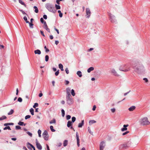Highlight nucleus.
I'll list each match as a JSON object with an SVG mask.
<instances>
[{
    "label": "nucleus",
    "mask_w": 150,
    "mask_h": 150,
    "mask_svg": "<svg viewBox=\"0 0 150 150\" xmlns=\"http://www.w3.org/2000/svg\"><path fill=\"white\" fill-rule=\"evenodd\" d=\"M132 67L135 71L138 74H140L145 71L144 66L140 63L138 62H135L132 64Z\"/></svg>",
    "instance_id": "f257e3e1"
},
{
    "label": "nucleus",
    "mask_w": 150,
    "mask_h": 150,
    "mask_svg": "<svg viewBox=\"0 0 150 150\" xmlns=\"http://www.w3.org/2000/svg\"><path fill=\"white\" fill-rule=\"evenodd\" d=\"M46 8L50 12L55 13L56 11L54 5L49 3H47L45 5Z\"/></svg>",
    "instance_id": "f03ea898"
},
{
    "label": "nucleus",
    "mask_w": 150,
    "mask_h": 150,
    "mask_svg": "<svg viewBox=\"0 0 150 150\" xmlns=\"http://www.w3.org/2000/svg\"><path fill=\"white\" fill-rule=\"evenodd\" d=\"M139 122L142 125H147L150 124V122L148 121L147 117H144L141 119L139 120Z\"/></svg>",
    "instance_id": "7ed1b4c3"
},
{
    "label": "nucleus",
    "mask_w": 150,
    "mask_h": 150,
    "mask_svg": "<svg viewBox=\"0 0 150 150\" xmlns=\"http://www.w3.org/2000/svg\"><path fill=\"white\" fill-rule=\"evenodd\" d=\"M126 66V64H125L122 65L120 67L119 69L121 71L125 72L129 71L131 69L130 67H128V69H125Z\"/></svg>",
    "instance_id": "20e7f679"
},
{
    "label": "nucleus",
    "mask_w": 150,
    "mask_h": 150,
    "mask_svg": "<svg viewBox=\"0 0 150 150\" xmlns=\"http://www.w3.org/2000/svg\"><path fill=\"white\" fill-rule=\"evenodd\" d=\"M66 101L67 103L69 105H71L73 103V100L71 95L66 96Z\"/></svg>",
    "instance_id": "39448f33"
},
{
    "label": "nucleus",
    "mask_w": 150,
    "mask_h": 150,
    "mask_svg": "<svg viewBox=\"0 0 150 150\" xmlns=\"http://www.w3.org/2000/svg\"><path fill=\"white\" fill-rule=\"evenodd\" d=\"M109 15L110 17V20L111 22L112 23H116V20L115 19V16L111 13H110Z\"/></svg>",
    "instance_id": "423d86ee"
},
{
    "label": "nucleus",
    "mask_w": 150,
    "mask_h": 150,
    "mask_svg": "<svg viewBox=\"0 0 150 150\" xmlns=\"http://www.w3.org/2000/svg\"><path fill=\"white\" fill-rule=\"evenodd\" d=\"M42 137L45 140H48V134L46 130L42 134Z\"/></svg>",
    "instance_id": "0eeeda50"
},
{
    "label": "nucleus",
    "mask_w": 150,
    "mask_h": 150,
    "mask_svg": "<svg viewBox=\"0 0 150 150\" xmlns=\"http://www.w3.org/2000/svg\"><path fill=\"white\" fill-rule=\"evenodd\" d=\"M128 147L127 144H123L120 145L119 146V149L120 150L126 149Z\"/></svg>",
    "instance_id": "6e6552de"
},
{
    "label": "nucleus",
    "mask_w": 150,
    "mask_h": 150,
    "mask_svg": "<svg viewBox=\"0 0 150 150\" xmlns=\"http://www.w3.org/2000/svg\"><path fill=\"white\" fill-rule=\"evenodd\" d=\"M105 146V142L104 141L101 142L100 145V150H103Z\"/></svg>",
    "instance_id": "1a4fd4ad"
},
{
    "label": "nucleus",
    "mask_w": 150,
    "mask_h": 150,
    "mask_svg": "<svg viewBox=\"0 0 150 150\" xmlns=\"http://www.w3.org/2000/svg\"><path fill=\"white\" fill-rule=\"evenodd\" d=\"M86 15L87 16L86 17L87 18H89L91 14V12L89 8H87L86 9Z\"/></svg>",
    "instance_id": "9d476101"
},
{
    "label": "nucleus",
    "mask_w": 150,
    "mask_h": 150,
    "mask_svg": "<svg viewBox=\"0 0 150 150\" xmlns=\"http://www.w3.org/2000/svg\"><path fill=\"white\" fill-rule=\"evenodd\" d=\"M36 143L37 148L39 150H41L42 149V146L38 142L37 139L36 140Z\"/></svg>",
    "instance_id": "9b49d317"
},
{
    "label": "nucleus",
    "mask_w": 150,
    "mask_h": 150,
    "mask_svg": "<svg viewBox=\"0 0 150 150\" xmlns=\"http://www.w3.org/2000/svg\"><path fill=\"white\" fill-rule=\"evenodd\" d=\"M110 72L114 75L115 76H118L119 75L117 74V72L114 69H112L110 71Z\"/></svg>",
    "instance_id": "f8f14e48"
},
{
    "label": "nucleus",
    "mask_w": 150,
    "mask_h": 150,
    "mask_svg": "<svg viewBox=\"0 0 150 150\" xmlns=\"http://www.w3.org/2000/svg\"><path fill=\"white\" fill-rule=\"evenodd\" d=\"M76 140H77V145L78 147H79L80 146V142H79V136L78 134V132H76Z\"/></svg>",
    "instance_id": "ddd939ff"
},
{
    "label": "nucleus",
    "mask_w": 150,
    "mask_h": 150,
    "mask_svg": "<svg viewBox=\"0 0 150 150\" xmlns=\"http://www.w3.org/2000/svg\"><path fill=\"white\" fill-rule=\"evenodd\" d=\"M67 95L66 96H69L71 95L70 94L71 89L69 88H66Z\"/></svg>",
    "instance_id": "4468645a"
},
{
    "label": "nucleus",
    "mask_w": 150,
    "mask_h": 150,
    "mask_svg": "<svg viewBox=\"0 0 150 150\" xmlns=\"http://www.w3.org/2000/svg\"><path fill=\"white\" fill-rule=\"evenodd\" d=\"M29 145H30L32 148L33 149V150H35V148L34 146H33L32 144H30L29 142H28L27 144V147L28 148H30V147L29 146Z\"/></svg>",
    "instance_id": "2eb2a0df"
},
{
    "label": "nucleus",
    "mask_w": 150,
    "mask_h": 150,
    "mask_svg": "<svg viewBox=\"0 0 150 150\" xmlns=\"http://www.w3.org/2000/svg\"><path fill=\"white\" fill-rule=\"evenodd\" d=\"M34 53L35 54L39 55L41 54V52L39 50L37 49L34 51Z\"/></svg>",
    "instance_id": "dca6fc26"
},
{
    "label": "nucleus",
    "mask_w": 150,
    "mask_h": 150,
    "mask_svg": "<svg viewBox=\"0 0 150 150\" xmlns=\"http://www.w3.org/2000/svg\"><path fill=\"white\" fill-rule=\"evenodd\" d=\"M84 124V120H83L81 121V123L79 124L78 127L79 128H81L82 127V126Z\"/></svg>",
    "instance_id": "f3484780"
},
{
    "label": "nucleus",
    "mask_w": 150,
    "mask_h": 150,
    "mask_svg": "<svg viewBox=\"0 0 150 150\" xmlns=\"http://www.w3.org/2000/svg\"><path fill=\"white\" fill-rule=\"evenodd\" d=\"M136 107L134 106H132L130 107L129 109V110L130 111H133L135 109Z\"/></svg>",
    "instance_id": "a211bd4d"
},
{
    "label": "nucleus",
    "mask_w": 150,
    "mask_h": 150,
    "mask_svg": "<svg viewBox=\"0 0 150 150\" xmlns=\"http://www.w3.org/2000/svg\"><path fill=\"white\" fill-rule=\"evenodd\" d=\"M80 77H81L82 76V72L81 71H78L76 73Z\"/></svg>",
    "instance_id": "6ab92c4d"
},
{
    "label": "nucleus",
    "mask_w": 150,
    "mask_h": 150,
    "mask_svg": "<svg viewBox=\"0 0 150 150\" xmlns=\"http://www.w3.org/2000/svg\"><path fill=\"white\" fill-rule=\"evenodd\" d=\"M19 2L21 4L24 6L25 7H27L26 5L25 4V3L22 0H18Z\"/></svg>",
    "instance_id": "aec40b11"
},
{
    "label": "nucleus",
    "mask_w": 150,
    "mask_h": 150,
    "mask_svg": "<svg viewBox=\"0 0 150 150\" xmlns=\"http://www.w3.org/2000/svg\"><path fill=\"white\" fill-rule=\"evenodd\" d=\"M94 69V67H91L89 68L87 70V72L88 73H90L91 71H93Z\"/></svg>",
    "instance_id": "412c9836"
},
{
    "label": "nucleus",
    "mask_w": 150,
    "mask_h": 150,
    "mask_svg": "<svg viewBox=\"0 0 150 150\" xmlns=\"http://www.w3.org/2000/svg\"><path fill=\"white\" fill-rule=\"evenodd\" d=\"M72 122H71L69 121L67 122V126L68 127H69L72 125Z\"/></svg>",
    "instance_id": "4be33fe9"
},
{
    "label": "nucleus",
    "mask_w": 150,
    "mask_h": 150,
    "mask_svg": "<svg viewBox=\"0 0 150 150\" xmlns=\"http://www.w3.org/2000/svg\"><path fill=\"white\" fill-rule=\"evenodd\" d=\"M59 67L60 69L62 71H64L63 66L61 64H59Z\"/></svg>",
    "instance_id": "5701e85b"
},
{
    "label": "nucleus",
    "mask_w": 150,
    "mask_h": 150,
    "mask_svg": "<svg viewBox=\"0 0 150 150\" xmlns=\"http://www.w3.org/2000/svg\"><path fill=\"white\" fill-rule=\"evenodd\" d=\"M96 122V121L93 120H91L89 122V124L90 125H92L93 124L95 123Z\"/></svg>",
    "instance_id": "b1692460"
},
{
    "label": "nucleus",
    "mask_w": 150,
    "mask_h": 150,
    "mask_svg": "<svg viewBox=\"0 0 150 150\" xmlns=\"http://www.w3.org/2000/svg\"><path fill=\"white\" fill-rule=\"evenodd\" d=\"M18 125H20V126H25V125H26V124H24L23 122H21V121H20L18 123Z\"/></svg>",
    "instance_id": "393cba45"
},
{
    "label": "nucleus",
    "mask_w": 150,
    "mask_h": 150,
    "mask_svg": "<svg viewBox=\"0 0 150 150\" xmlns=\"http://www.w3.org/2000/svg\"><path fill=\"white\" fill-rule=\"evenodd\" d=\"M35 9V11H34L36 13H38V9L37 8V7L35 6L33 7Z\"/></svg>",
    "instance_id": "a878e982"
},
{
    "label": "nucleus",
    "mask_w": 150,
    "mask_h": 150,
    "mask_svg": "<svg viewBox=\"0 0 150 150\" xmlns=\"http://www.w3.org/2000/svg\"><path fill=\"white\" fill-rule=\"evenodd\" d=\"M68 144V141L67 140H65L63 143V146H66Z\"/></svg>",
    "instance_id": "bb28decb"
},
{
    "label": "nucleus",
    "mask_w": 150,
    "mask_h": 150,
    "mask_svg": "<svg viewBox=\"0 0 150 150\" xmlns=\"http://www.w3.org/2000/svg\"><path fill=\"white\" fill-rule=\"evenodd\" d=\"M56 121L55 119H54L52 120L50 122V124H51L52 123L55 124L56 123Z\"/></svg>",
    "instance_id": "cd10ccee"
},
{
    "label": "nucleus",
    "mask_w": 150,
    "mask_h": 150,
    "mask_svg": "<svg viewBox=\"0 0 150 150\" xmlns=\"http://www.w3.org/2000/svg\"><path fill=\"white\" fill-rule=\"evenodd\" d=\"M6 118L7 117L6 116L4 115L3 116L1 117H0V121L6 119Z\"/></svg>",
    "instance_id": "c85d7f7f"
},
{
    "label": "nucleus",
    "mask_w": 150,
    "mask_h": 150,
    "mask_svg": "<svg viewBox=\"0 0 150 150\" xmlns=\"http://www.w3.org/2000/svg\"><path fill=\"white\" fill-rule=\"evenodd\" d=\"M88 132L91 134L93 135V132H91V129H90V128L89 127H88Z\"/></svg>",
    "instance_id": "c756f323"
},
{
    "label": "nucleus",
    "mask_w": 150,
    "mask_h": 150,
    "mask_svg": "<svg viewBox=\"0 0 150 150\" xmlns=\"http://www.w3.org/2000/svg\"><path fill=\"white\" fill-rule=\"evenodd\" d=\"M30 111L32 115H34V109L33 108H31L30 109Z\"/></svg>",
    "instance_id": "7c9ffc66"
},
{
    "label": "nucleus",
    "mask_w": 150,
    "mask_h": 150,
    "mask_svg": "<svg viewBox=\"0 0 150 150\" xmlns=\"http://www.w3.org/2000/svg\"><path fill=\"white\" fill-rule=\"evenodd\" d=\"M50 128L52 132H54L55 131V130L54 129L53 127L52 126V125L50 126Z\"/></svg>",
    "instance_id": "2f4dec72"
},
{
    "label": "nucleus",
    "mask_w": 150,
    "mask_h": 150,
    "mask_svg": "<svg viewBox=\"0 0 150 150\" xmlns=\"http://www.w3.org/2000/svg\"><path fill=\"white\" fill-rule=\"evenodd\" d=\"M58 12L59 13V16L61 18L62 17L63 14L61 12V11L60 10H58Z\"/></svg>",
    "instance_id": "473e14b6"
},
{
    "label": "nucleus",
    "mask_w": 150,
    "mask_h": 150,
    "mask_svg": "<svg viewBox=\"0 0 150 150\" xmlns=\"http://www.w3.org/2000/svg\"><path fill=\"white\" fill-rule=\"evenodd\" d=\"M48 27V26H47V23H46V22L45 21H44V26L43 28L45 29L46 28H47Z\"/></svg>",
    "instance_id": "72a5a7b5"
},
{
    "label": "nucleus",
    "mask_w": 150,
    "mask_h": 150,
    "mask_svg": "<svg viewBox=\"0 0 150 150\" xmlns=\"http://www.w3.org/2000/svg\"><path fill=\"white\" fill-rule=\"evenodd\" d=\"M71 94L73 96H74L75 95V93L74 91V89H72L71 90Z\"/></svg>",
    "instance_id": "f704fd0d"
},
{
    "label": "nucleus",
    "mask_w": 150,
    "mask_h": 150,
    "mask_svg": "<svg viewBox=\"0 0 150 150\" xmlns=\"http://www.w3.org/2000/svg\"><path fill=\"white\" fill-rule=\"evenodd\" d=\"M14 112V111L13 109H11L10 111L8 113V115H11Z\"/></svg>",
    "instance_id": "c9c22d12"
},
{
    "label": "nucleus",
    "mask_w": 150,
    "mask_h": 150,
    "mask_svg": "<svg viewBox=\"0 0 150 150\" xmlns=\"http://www.w3.org/2000/svg\"><path fill=\"white\" fill-rule=\"evenodd\" d=\"M7 129H8L9 130H11V129L10 127L9 126H6L4 128V130H6Z\"/></svg>",
    "instance_id": "e433bc0d"
},
{
    "label": "nucleus",
    "mask_w": 150,
    "mask_h": 150,
    "mask_svg": "<svg viewBox=\"0 0 150 150\" xmlns=\"http://www.w3.org/2000/svg\"><path fill=\"white\" fill-rule=\"evenodd\" d=\"M62 116L63 117H64L65 115V111L63 109H62L61 110Z\"/></svg>",
    "instance_id": "4c0bfd02"
},
{
    "label": "nucleus",
    "mask_w": 150,
    "mask_h": 150,
    "mask_svg": "<svg viewBox=\"0 0 150 150\" xmlns=\"http://www.w3.org/2000/svg\"><path fill=\"white\" fill-rule=\"evenodd\" d=\"M49 59V56L48 55H46L45 56V61L46 62H47Z\"/></svg>",
    "instance_id": "58836bf2"
},
{
    "label": "nucleus",
    "mask_w": 150,
    "mask_h": 150,
    "mask_svg": "<svg viewBox=\"0 0 150 150\" xmlns=\"http://www.w3.org/2000/svg\"><path fill=\"white\" fill-rule=\"evenodd\" d=\"M24 20L27 23H29V21H28L27 20V18L26 16H25L23 17Z\"/></svg>",
    "instance_id": "ea45409f"
},
{
    "label": "nucleus",
    "mask_w": 150,
    "mask_h": 150,
    "mask_svg": "<svg viewBox=\"0 0 150 150\" xmlns=\"http://www.w3.org/2000/svg\"><path fill=\"white\" fill-rule=\"evenodd\" d=\"M38 106V104L37 103H35L33 105V107L34 108H36V107H37Z\"/></svg>",
    "instance_id": "a19ab883"
},
{
    "label": "nucleus",
    "mask_w": 150,
    "mask_h": 150,
    "mask_svg": "<svg viewBox=\"0 0 150 150\" xmlns=\"http://www.w3.org/2000/svg\"><path fill=\"white\" fill-rule=\"evenodd\" d=\"M55 6L57 9H60V6L59 5L55 4Z\"/></svg>",
    "instance_id": "79ce46f5"
},
{
    "label": "nucleus",
    "mask_w": 150,
    "mask_h": 150,
    "mask_svg": "<svg viewBox=\"0 0 150 150\" xmlns=\"http://www.w3.org/2000/svg\"><path fill=\"white\" fill-rule=\"evenodd\" d=\"M76 118L75 117H72V122H74L76 120Z\"/></svg>",
    "instance_id": "37998d69"
},
{
    "label": "nucleus",
    "mask_w": 150,
    "mask_h": 150,
    "mask_svg": "<svg viewBox=\"0 0 150 150\" xmlns=\"http://www.w3.org/2000/svg\"><path fill=\"white\" fill-rule=\"evenodd\" d=\"M28 23L29 24V26H30V27L31 28H33V24L31 23H30L29 22V23Z\"/></svg>",
    "instance_id": "c03bdc74"
},
{
    "label": "nucleus",
    "mask_w": 150,
    "mask_h": 150,
    "mask_svg": "<svg viewBox=\"0 0 150 150\" xmlns=\"http://www.w3.org/2000/svg\"><path fill=\"white\" fill-rule=\"evenodd\" d=\"M19 10L23 14H25L26 15H27V14L25 12L23 11L22 9H19Z\"/></svg>",
    "instance_id": "a18cd8bd"
},
{
    "label": "nucleus",
    "mask_w": 150,
    "mask_h": 150,
    "mask_svg": "<svg viewBox=\"0 0 150 150\" xmlns=\"http://www.w3.org/2000/svg\"><path fill=\"white\" fill-rule=\"evenodd\" d=\"M127 129V128L123 127L121 129V130L122 132H124L125 131H126Z\"/></svg>",
    "instance_id": "49530a36"
},
{
    "label": "nucleus",
    "mask_w": 150,
    "mask_h": 150,
    "mask_svg": "<svg viewBox=\"0 0 150 150\" xmlns=\"http://www.w3.org/2000/svg\"><path fill=\"white\" fill-rule=\"evenodd\" d=\"M66 119L67 120H69L71 118V116L69 115H67L66 116Z\"/></svg>",
    "instance_id": "de8ad7c7"
},
{
    "label": "nucleus",
    "mask_w": 150,
    "mask_h": 150,
    "mask_svg": "<svg viewBox=\"0 0 150 150\" xmlns=\"http://www.w3.org/2000/svg\"><path fill=\"white\" fill-rule=\"evenodd\" d=\"M30 117H31V116L30 115H26L25 117V120H27L28 119L30 118Z\"/></svg>",
    "instance_id": "09e8293b"
},
{
    "label": "nucleus",
    "mask_w": 150,
    "mask_h": 150,
    "mask_svg": "<svg viewBox=\"0 0 150 150\" xmlns=\"http://www.w3.org/2000/svg\"><path fill=\"white\" fill-rule=\"evenodd\" d=\"M21 127L19 126H16V129L17 130L21 129Z\"/></svg>",
    "instance_id": "8fccbe9b"
},
{
    "label": "nucleus",
    "mask_w": 150,
    "mask_h": 150,
    "mask_svg": "<svg viewBox=\"0 0 150 150\" xmlns=\"http://www.w3.org/2000/svg\"><path fill=\"white\" fill-rule=\"evenodd\" d=\"M44 48L45 49V51L46 52H49V50L47 48L46 46L44 47Z\"/></svg>",
    "instance_id": "3c124183"
},
{
    "label": "nucleus",
    "mask_w": 150,
    "mask_h": 150,
    "mask_svg": "<svg viewBox=\"0 0 150 150\" xmlns=\"http://www.w3.org/2000/svg\"><path fill=\"white\" fill-rule=\"evenodd\" d=\"M18 101L19 102H21L22 101V99L21 98L19 97L18 98Z\"/></svg>",
    "instance_id": "603ef678"
},
{
    "label": "nucleus",
    "mask_w": 150,
    "mask_h": 150,
    "mask_svg": "<svg viewBox=\"0 0 150 150\" xmlns=\"http://www.w3.org/2000/svg\"><path fill=\"white\" fill-rule=\"evenodd\" d=\"M65 71L66 72V73L68 74H69V70H68V68H66L65 69Z\"/></svg>",
    "instance_id": "864d4df0"
},
{
    "label": "nucleus",
    "mask_w": 150,
    "mask_h": 150,
    "mask_svg": "<svg viewBox=\"0 0 150 150\" xmlns=\"http://www.w3.org/2000/svg\"><path fill=\"white\" fill-rule=\"evenodd\" d=\"M129 132L128 131H127L126 132H125L123 133L122 134V135L123 136L127 134Z\"/></svg>",
    "instance_id": "5fc2aeb1"
},
{
    "label": "nucleus",
    "mask_w": 150,
    "mask_h": 150,
    "mask_svg": "<svg viewBox=\"0 0 150 150\" xmlns=\"http://www.w3.org/2000/svg\"><path fill=\"white\" fill-rule=\"evenodd\" d=\"M59 70H58L55 73V74L56 76H57L59 74Z\"/></svg>",
    "instance_id": "6e6d98bb"
},
{
    "label": "nucleus",
    "mask_w": 150,
    "mask_h": 150,
    "mask_svg": "<svg viewBox=\"0 0 150 150\" xmlns=\"http://www.w3.org/2000/svg\"><path fill=\"white\" fill-rule=\"evenodd\" d=\"M40 21L42 23H44V20L42 18H40Z\"/></svg>",
    "instance_id": "4d7b16f0"
},
{
    "label": "nucleus",
    "mask_w": 150,
    "mask_h": 150,
    "mask_svg": "<svg viewBox=\"0 0 150 150\" xmlns=\"http://www.w3.org/2000/svg\"><path fill=\"white\" fill-rule=\"evenodd\" d=\"M27 134L29 136H30L31 137H32V134L30 132H27Z\"/></svg>",
    "instance_id": "13d9d810"
},
{
    "label": "nucleus",
    "mask_w": 150,
    "mask_h": 150,
    "mask_svg": "<svg viewBox=\"0 0 150 150\" xmlns=\"http://www.w3.org/2000/svg\"><path fill=\"white\" fill-rule=\"evenodd\" d=\"M111 111L112 112L114 113L115 111V108H112L111 109Z\"/></svg>",
    "instance_id": "bf43d9fd"
},
{
    "label": "nucleus",
    "mask_w": 150,
    "mask_h": 150,
    "mask_svg": "<svg viewBox=\"0 0 150 150\" xmlns=\"http://www.w3.org/2000/svg\"><path fill=\"white\" fill-rule=\"evenodd\" d=\"M143 80L144 81L146 82H147L148 81V80L146 78H144Z\"/></svg>",
    "instance_id": "052dcab7"
},
{
    "label": "nucleus",
    "mask_w": 150,
    "mask_h": 150,
    "mask_svg": "<svg viewBox=\"0 0 150 150\" xmlns=\"http://www.w3.org/2000/svg\"><path fill=\"white\" fill-rule=\"evenodd\" d=\"M40 33H41V35L43 36L44 37H45V35L43 33V31H42V30H40Z\"/></svg>",
    "instance_id": "680f3d73"
},
{
    "label": "nucleus",
    "mask_w": 150,
    "mask_h": 150,
    "mask_svg": "<svg viewBox=\"0 0 150 150\" xmlns=\"http://www.w3.org/2000/svg\"><path fill=\"white\" fill-rule=\"evenodd\" d=\"M43 18L45 19H46L47 18V16L46 15H44L43 16Z\"/></svg>",
    "instance_id": "e2e57ef3"
},
{
    "label": "nucleus",
    "mask_w": 150,
    "mask_h": 150,
    "mask_svg": "<svg viewBox=\"0 0 150 150\" xmlns=\"http://www.w3.org/2000/svg\"><path fill=\"white\" fill-rule=\"evenodd\" d=\"M96 106L95 105H94L93 106V109H92L93 110V111H94L96 110Z\"/></svg>",
    "instance_id": "0e129e2a"
},
{
    "label": "nucleus",
    "mask_w": 150,
    "mask_h": 150,
    "mask_svg": "<svg viewBox=\"0 0 150 150\" xmlns=\"http://www.w3.org/2000/svg\"><path fill=\"white\" fill-rule=\"evenodd\" d=\"M54 29L55 30L57 31V34H59V30L57 29V28H54Z\"/></svg>",
    "instance_id": "69168bd1"
},
{
    "label": "nucleus",
    "mask_w": 150,
    "mask_h": 150,
    "mask_svg": "<svg viewBox=\"0 0 150 150\" xmlns=\"http://www.w3.org/2000/svg\"><path fill=\"white\" fill-rule=\"evenodd\" d=\"M45 29L49 33H50V30L48 28V27L47 28H45Z\"/></svg>",
    "instance_id": "338daca9"
},
{
    "label": "nucleus",
    "mask_w": 150,
    "mask_h": 150,
    "mask_svg": "<svg viewBox=\"0 0 150 150\" xmlns=\"http://www.w3.org/2000/svg\"><path fill=\"white\" fill-rule=\"evenodd\" d=\"M38 134H41V131L40 129H39L38 131Z\"/></svg>",
    "instance_id": "774afa93"
}]
</instances>
